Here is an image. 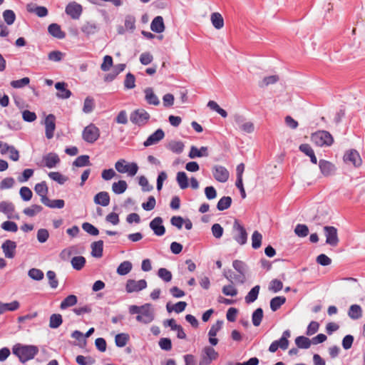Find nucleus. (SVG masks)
I'll return each instance as SVG.
<instances>
[{
  "mask_svg": "<svg viewBox=\"0 0 365 365\" xmlns=\"http://www.w3.org/2000/svg\"><path fill=\"white\" fill-rule=\"evenodd\" d=\"M65 11L73 19H78L83 12V7L76 1H72L67 4Z\"/></svg>",
  "mask_w": 365,
  "mask_h": 365,
  "instance_id": "nucleus-11",
  "label": "nucleus"
},
{
  "mask_svg": "<svg viewBox=\"0 0 365 365\" xmlns=\"http://www.w3.org/2000/svg\"><path fill=\"white\" fill-rule=\"evenodd\" d=\"M319 167L321 173L324 176L331 175L335 170V166L331 162L321 159L319 162Z\"/></svg>",
  "mask_w": 365,
  "mask_h": 365,
  "instance_id": "nucleus-19",
  "label": "nucleus"
},
{
  "mask_svg": "<svg viewBox=\"0 0 365 365\" xmlns=\"http://www.w3.org/2000/svg\"><path fill=\"white\" fill-rule=\"evenodd\" d=\"M263 318V309L261 307L256 309L252 314V322L254 326L260 325Z\"/></svg>",
  "mask_w": 365,
  "mask_h": 365,
  "instance_id": "nucleus-42",
  "label": "nucleus"
},
{
  "mask_svg": "<svg viewBox=\"0 0 365 365\" xmlns=\"http://www.w3.org/2000/svg\"><path fill=\"white\" fill-rule=\"evenodd\" d=\"M348 316L354 320L359 319L362 316L361 307L358 304H352L348 310Z\"/></svg>",
  "mask_w": 365,
  "mask_h": 365,
  "instance_id": "nucleus-30",
  "label": "nucleus"
},
{
  "mask_svg": "<svg viewBox=\"0 0 365 365\" xmlns=\"http://www.w3.org/2000/svg\"><path fill=\"white\" fill-rule=\"evenodd\" d=\"M64 55L65 54L60 51H52L48 53V59L51 61L58 62L63 59Z\"/></svg>",
  "mask_w": 365,
  "mask_h": 365,
  "instance_id": "nucleus-61",
  "label": "nucleus"
},
{
  "mask_svg": "<svg viewBox=\"0 0 365 365\" xmlns=\"http://www.w3.org/2000/svg\"><path fill=\"white\" fill-rule=\"evenodd\" d=\"M294 233L299 237H307L309 234V228L306 225L298 224L295 227Z\"/></svg>",
  "mask_w": 365,
  "mask_h": 365,
  "instance_id": "nucleus-50",
  "label": "nucleus"
},
{
  "mask_svg": "<svg viewBox=\"0 0 365 365\" xmlns=\"http://www.w3.org/2000/svg\"><path fill=\"white\" fill-rule=\"evenodd\" d=\"M43 161L46 167L53 168L60 163V158L56 153H49L43 156Z\"/></svg>",
  "mask_w": 365,
  "mask_h": 365,
  "instance_id": "nucleus-21",
  "label": "nucleus"
},
{
  "mask_svg": "<svg viewBox=\"0 0 365 365\" xmlns=\"http://www.w3.org/2000/svg\"><path fill=\"white\" fill-rule=\"evenodd\" d=\"M12 352L19 358L21 363L24 364L29 360L34 359L38 354V348L35 345L18 343L12 347Z\"/></svg>",
  "mask_w": 365,
  "mask_h": 365,
  "instance_id": "nucleus-1",
  "label": "nucleus"
},
{
  "mask_svg": "<svg viewBox=\"0 0 365 365\" xmlns=\"http://www.w3.org/2000/svg\"><path fill=\"white\" fill-rule=\"evenodd\" d=\"M81 30L87 37H89L99 31L100 26L94 21H86L81 26Z\"/></svg>",
  "mask_w": 365,
  "mask_h": 365,
  "instance_id": "nucleus-18",
  "label": "nucleus"
},
{
  "mask_svg": "<svg viewBox=\"0 0 365 365\" xmlns=\"http://www.w3.org/2000/svg\"><path fill=\"white\" fill-rule=\"evenodd\" d=\"M126 161L124 159L118 160L115 164V168L120 173H128V175L134 176L138 170V166L135 163L125 164Z\"/></svg>",
  "mask_w": 365,
  "mask_h": 365,
  "instance_id": "nucleus-5",
  "label": "nucleus"
},
{
  "mask_svg": "<svg viewBox=\"0 0 365 365\" xmlns=\"http://www.w3.org/2000/svg\"><path fill=\"white\" fill-rule=\"evenodd\" d=\"M295 344L299 349H307L311 346V340L306 336H299L295 339Z\"/></svg>",
  "mask_w": 365,
  "mask_h": 365,
  "instance_id": "nucleus-40",
  "label": "nucleus"
},
{
  "mask_svg": "<svg viewBox=\"0 0 365 365\" xmlns=\"http://www.w3.org/2000/svg\"><path fill=\"white\" fill-rule=\"evenodd\" d=\"M147 287V282L145 279L135 281L134 279H128L126 282L125 290L128 293L139 292Z\"/></svg>",
  "mask_w": 365,
  "mask_h": 365,
  "instance_id": "nucleus-12",
  "label": "nucleus"
},
{
  "mask_svg": "<svg viewBox=\"0 0 365 365\" xmlns=\"http://www.w3.org/2000/svg\"><path fill=\"white\" fill-rule=\"evenodd\" d=\"M209 155L208 148L206 146H202L200 149L192 145L190 148L188 156L190 158L194 159L196 158L207 157Z\"/></svg>",
  "mask_w": 365,
  "mask_h": 365,
  "instance_id": "nucleus-22",
  "label": "nucleus"
},
{
  "mask_svg": "<svg viewBox=\"0 0 365 365\" xmlns=\"http://www.w3.org/2000/svg\"><path fill=\"white\" fill-rule=\"evenodd\" d=\"M144 93L145 100L148 104L153 106H158L160 104V101L158 96L155 94L153 89L152 88H146L144 90Z\"/></svg>",
  "mask_w": 365,
  "mask_h": 365,
  "instance_id": "nucleus-26",
  "label": "nucleus"
},
{
  "mask_svg": "<svg viewBox=\"0 0 365 365\" xmlns=\"http://www.w3.org/2000/svg\"><path fill=\"white\" fill-rule=\"evenodd\" d=\"M43 210V207L39 205H32L31 206L25 208L23 213L26 215L32 217L41 212Z\"/></svg>",
  "mask_w": 365,
  "mask_h": 365,
  "instance_id": "nucleus-38",
  "label": "nucleus"
},
{
  "mask_svg": "<svg viewBox=\"0 0 365 365\" xmlns=\"http://www.w3.org/2000/svg\"><path fill=\"white\" fill-rule=\"evenodd\" d=\"M71 262L73 268L76 270L79 271L83 268V267L86 264V258L83 256H76L73 257L71 259Z\"/></svg>",
  "mask_w": 365,
  "mask_h": 365,
  "instance_id": "nucleus-35",
  "label": "nucleus"
},
{
  "mask_svg": "<svg viewBox=\"0 0 365 365\" xmlns=\"http://www.w3.org/2000/svg\"><path fill=\"white\" fill-rule=\"evenodd\" d=\"M34 190L40 196L42 195H48V188L45 181H42L41 182L37 183L34 187Z\"/></svg>",
  "mask_w": 365,
  "mask_h": 365,
  "instance_id": "nucleus-53",
  "label": "nucleus"
},
{
  "mask_svg": "<svg viewBox=\"0 0 365 365\" xmlns=\"http://www.w3.org/2000/svg\"><path fill=\"white\" fill-rule=\"evenodd\" d=\"M232 200L230 196H224L220 199L217 204V209L223 211L228 209L232 205Z\"/></svg>",
  "mask_w": 365,
  "mask_h": 365,
  "instance_id": "nucleus-36",
  "label": "nucleus"
},
{
  "mask_svg": "<svg viewBox=\"0 0 365 365\" xmlns=\"http://www.w3.org/2000/svg\"><path fill=\"white\" fill-rule=\"evenodd\" d=\"M50 35L58 39H63L66 37V33L61 30V26L56 23L51 24L48 27Z\"/></svg>",
  "mask_w": 365,
  "mask_h": 365,
  "instance_id": "nucleus-24",
  "label": "nucleus"
},
{
  "mask_svg": "<svg viewBox=\"0 0 365 365\" xmlns=\"http://www.w3.org/2000/svg\"><path fill=\"white\" fill-rule=\"evenodd\" d=\"M45 134L48 139H51L53 137L54 131L56 129V117L53 114L48 115L45 118Z\"/></svg>",
  "mask_w": 365,
  "mask_h": 365,
  "instance_id": "nucleus-15",
  "label": "nucleus"
},
{
  "mask_svg": "<svg viewBox=\"0 0 365 365\" xmlns=\"http://www.w3.org/2000/svg\"><path fill=\"white\" fill-rule=\"evenodd\" d=\"M128 188L127 182L125 180H120L112 185V190L115 194L120 195Z\"/></svg>",
  "mask_w": 365,
  "mask_h": 365,
  "instance_id": "nucleus-34",
  "label": "nucleus"
},
{
  "mask_svg": "<svg viewBox=\"0 0 365 365\" xmlns=\"http://www.w3.org/2000/svg\"><path fill=\"white\" fill-rule=\"evenodd\" d=\"M219 354L212 346H207L203 348L200 361V365H210L212 361L216 360Z\"/></svg>",
  "mask_w": 365,
  "mask_h": 365,
  "instance_id": "nucleus-7",
  "label": "nucleus"
},
{
  "mask_svg": "<svg viewBox=\"0 0 365 365\" xmlns=\"http://www.w3.org/2000/svg\"><path fill=\"white\" fill-rule=\"evenodd\" d=\"M100 137V130L94 124L91 123L86 126L82 133L83 139L88 143H95Z\"/></svg>",
  "mask_w": 365,
  "mask_h": 365,
  "instance_id": "nucleus-6",
  "label": "nucleus"
},
{
  "mask_svg": "<svg viewBox=\"0 0 365 365\" xmlns=\"http://www.w3.org/2000/svg\"><path fill=\"white\" fill-rule=\"evenodd\" d=\"M94 202L103 207L108 206L110 203V195L106 191H101L97 193L94 197Z\"/></svg>",
  "mask_w": 365,
  "mask_h": 365,
  "instance_id": "nucleus-25",
  "label": "nucleus"
},
{
  "mask_svg": "<svg viewBox=\"0 0 365 365\" xmlns=\"http://www.w3.org/2000/svg\"><path fill=\"white\" fill-rule=\"evenodd\" d=\"M1 227L3 230L8 232H16L18 230L17 224L10 220L4 222Z\"/></svg>",
  "mask_w": 365,
  "mask_h": 365,
  "instance_id": "nucleus-57",
  "label": "nucleus"
},
{
  "mask_svg": "<svg viewBox=\"0 0 365 365\" xmlns=\"http://www.w3.org/2000/svg\"><path fill=\"white\" fill-rule=\"evenodd\" d=\"M158 275L165 282H169L172 279V273L166 268H160L158 271Z\"/></svg>",
  "mask_w": 365,
  "mask_h": 365,
  "instance_id": "nucleus-58",
  "label": "nucleus"
},
{
  "mask_svg": "<svg viewBox=\"0 0 365 365\" xmlns=\"http://www.w3.org/2000/svg\"><path fill=\"white\" fill-rule=\"evenodd\" d=\"M132 269V263L129 261H124L117 268V273L119 275H125Z\"/></svg>",
  "mask_w": 365,
  "mask_h": 365,
  "instance_id": "nucleus-43",
  "label": "nucleus"
},
{
  "mask_svg": "<svg viewBox=\"0 0 365 365\" xmlns=\"http://www.w3.org/2000/svg\"><path fill=\"white\" fill-rule=\"evenodd\" d=\"M26 9L30 13H35L38 17H45L48 15V9L45 6H37L33 8L31 4H29L26 6Z\"/></svg>",
  "mask_w": 365,
  "mask_h": 365,
  "instance_id": "nucleus-28",
  "label": "nucleus"
},
{
  "mask_svg": "<svg viewBox=\"0 0 365 365\" xmlns=\"http://www.w3.org/2000/svg\"><path fill=\"white\" fill-rule=\"evenodd\" d=\"M163 220L161 217H156L150 222V228L157 236H163L165 233V227L163 225Z\"/></svg>",
  "mask_w": 365,
  "mask_h": 365,
  "instance_id": "nucleus-14",
  "label": "nucleus"
},
{
  "mask_svg": "<svg viewBox=\"0 0 365 365\" xmlns=\"http://www.w3.org/2000/svg\"><path fill=\"white\" fill-rule=\"evenodd\" d=\"M156 205V200L154 196L150 195L148 198V201L146 202H143L142 204V207L143 210L146 211H150L153 210Z\"/></svg>",
  "mask_w": 365,
  "mask_h": 365,
  "instance_id": "nucleus-64",
  "label": "nucleus"
},
{
  "mask_svg": "<svg viewBox=\"0 0 365 365\" xmlns=\"http://www.w3.org/2000/svg\"><path fill=\"white\" fill-rule=\"evenodd\" d=\"M344 160L346 163H351L354 167H359L362 163V160L358 151L354 149L347 151L344 155Z\"/></svg>",
  "mask_w": 365,
  "mask_h": 365,
  "instance_id": "nucleus-13",
  "label": "nucleus"
},
{
  "mask_svg": "<svg viewBox=\"0 0 365 365\" xmlns=\"http://www.w3.org/2000/svg\"><path fill=\"white\" fill-rule=\"evenodd\" d=\"M46 276L48 279V284L52 289H56L58 286V281L56 278L55 272L48 270L46 273Z\"/></svg>",
  "mask_w": 365,
  "mask_h": 365,
  "instance_id": "nucleus-54",
  "label": "nucleus"
},
{
  "mask_svg": "<svg viewBox=\"0 0 365 365\" xmlns=\"http://www.w3.org/2000/svg\"><path fill=\"white\" fill-rule=\"evenodd\" d=\"M176 180L181 189H185L189 186L187 174L183 171L177 173Z\"/></svg>",
  "mask_w": 365,
  "mask_h": 365,
  "instance_id": "nucleus-39",
  "label": "nucleus"
},
{
  "mask_svg": "<svg viewBox=\"0 0 365 365\" xmlns=\"http://www.w3.org/2000/svg\"><path fill=\"white\" fill-rule=\"evenodd\" d=\"M282 288V282L277 279H272L269 283V289L274 293L279 292Z\"/></svg>",
  "mask_w": 365,
  "mask_h": 365,
  "instance_id": "nucleus-59",
  "label": "nucleus"
},
{
  "mask_svg": "<svg viewBox=\"0 0 365 365\" xmlns=\"http://www.w3.org/2000/svg\"><path fill=\"white\" fill-rule=\"evenodd\" d=\"M67 84L65 82H57L55 84V88L58 92L56 96L59 98L67 99L70 98L72 93L70 90L66 88Z\"/></svg>",
  "mask_w": 365,
  "mask_h": 365,
  "instance_id": "nucleus-20",
  "label": "nucleus"
},
{
  "mask_svg": "<svg viewBox=\"0 0 365 365\" xmlns=\"http://www.w3.org/2000/svg\"><path fill=\"white\" fill-rule=\"evenodd\" d=\"M135 77L131 73H128L124 81V86L126 89H132L135 88Z\"/></svg>",
  "mask_w": 365,
  "mask_h": 365,
  "instance_id": "nucleus-55",
  "label": "nucleus"
},
{
  "mask_svg": "<svg viewBox=\"0 0 365 365\" xmlns=\"http://www.w3.org/2000/svg\"><path fill=\"white\" fill-rule=\"evenodd\" d=\"M212 175L215 179L220 182H225L228 180L230 173L226 168L222 165H215L212 168Z\"/></svg>",
  "mask_w": 365,
  "mask_h": 365,
  "instance_id": "nucleus-10",
  "label": "nucleus"
},
{
  "mask_svg": "<svg viewBox=\"0 0 365 365\" xmlns=\"http://www.w3.org/2000/svg\"><path fill=\"white\" fill-rule=\"evenodd\" d=\"M3 18L7 25H11L16 20V14L14 11L6 9L3 12Z\"/></svg>",
  "mask_w": 365,
  "mask_h": 365,
  "instance_id": "nucleus-48",
  "label": "nucleus"
},
{
  "mask_svg": "<svg viewBox=\"0 0 365 365\" xmlns=\"http://www.w3.org/2000/svg\"><path fill=\"white\" fill-rule=\"evenodd\" d=\"M150 29L157 34L163 33L165 31V26L163 18L161 16H158L153 19L150 24Z\"/></svg>",
  "mask_w": 365,
  "mask_h": 365,
  "instance_id": "nucleus-23",
  "label": "nucleus"
},
{
  "mask_svg": "<svg viewBox=\"0 0 365 365\" xmlns=\"http://www.w3.org/2000/svg\"><path fill=\"white\" fill-rule=\"evenodd\" d=\"M145 307H146L143 309L140 314L136 316V320L143 324H149L154 320L155 314L150 304H145Z\"/></svg>",
  "mask_w": 365,
  "mask_h": 365,
  "instance_id": "nucleus-8",
  "label": "nucleus"
},
{
  "mask_svg": "<svg viewBox=\"0 0 365 365\" xmlns=\"http://www.w3.org/2000/svg\"><path fill=\"white\" fill-rule=\"evenodd\" d=\"M211 21L213 26L217 29H220L224 26V19L220 13H212L211 14Z\"/></svg>",
  "mask_w": 365,
  "mask_h": 365,
  "instance_id": "nucleus-37",
  "label": "nucleus"
},
{
  "mask_svg": "<svg viewBox=\"0 0 365 365\" xmlns=\"http://www.w3.org/2000/svg\"><path fill=\"white\" fill-rule=\"evenodd\" d=\"M94 108H95L94 99L91 96L86 97L84 100L83 111L85 113H90L93 110Z\"/></svg>",
  "mask_w": 365,
  "mask_h": 365,
  "instance_id": "nucleus-47",
  "label": "nucleus"
},
{
  "mask_svg": "<svg viewBox=\"0 0 365 365\" xmlns=\"http://www.w3.org/2000/svg\"><path fill=\"white\" fill-rule=\"evenodd\" d=\"M324 230L326 235V243L332 247L336 246L339 243L336 228L333 226H325Z\"/></svg>",
  "mask_w": 365,
  "mask_h": 365,
  "instance_id": "nucleus-9",
  "label": "nucleus"
},
{
  "mask_svg": "<svg viewBox=\"0 0 365 365\" xmlns=\"http://www.w3.org/2000/svg\"><path fill=\"white\" fill-rule=\"evenodd\" d=\"M262 235L258 231H255L252 235V247L255 250H257L261 247Z\"/></svg>",
  "mask_w": 365,
  "mask_h": 365,
  "instance_id": "nucleus-46",
  "label": "nucleus"
},
{
  "mask_svg": "<svg viewBox=\"0 0 365 365\" xmlns=\"http://www.w3.org/2000/svg\"><path fill=\"white\" fill-rule=\"evenodd\" d=\"M286 302V297L277 296L270 300V309L272 312L277 311Z\"/></svg>",
  "mask_w": 365,
  "mask_h": 365,
  "instance_id": "nucleus-31",
  "label": "nucleus"
},
{
  "mask_svg": "<svg viewBox=\"0 0 365 365\" xmlns=\"http://www.w3.org/2000/svg\"><path fill=\"white\" fill-rule=\"evenodd\" d=\"M91 255L96 258H100L103 256V241L100 240L93 242L91 245Z\"/></svg>",
  "mask_w": 365,
  "mask_h": 365,
  "instance_id": "nucleus-27",
  "label": "nucleus"
},
{
  "mask_svg": "<svg viewBox=\"0 0 365 365\" xmlns=\"http://www.w3.org/2000/svg\"><path fill=\"white\" fill-rule=\"evenodd\" d=\"M36 237L40 243H44L49 237V232L46 229L41 228L37 231Z\"/></svg>",
  "mask_w": 365,
  "mask_h": 365,
  "instance_id": "nucleus-63",
  "label": "nucleus"
},
{
  "mask_svg": "<svg viewBox=\"0 0 365 365\" xmlns=\"http://www.w3.org/2000/svg\"><path fill=\"white\" fill-rule=\"evenodd\" d=\"M233 239L240 245H244L247 242V232L245 227L238 220H235L233 226Z\"/></svg>",
  "mask_w": 365,
  "mask_h": 365,
  "instance_id": "nucleus-3",
  "label": "nucleus"
},
{
  "mask_svg": "<svg viewBox=\"0 0 365 365\" xmlns=\"http://www.w3.org/2000/svg\"><path fill=\"white\" fill-rule=\"evenodd\" d=\"M83 230L92 236H97L99 234V230L97 227L89 222H83L82 224Z\"/></svg>",
  "mask_w": 365,
  "mask_h": 365,
  "instance_id": "nucleus-51",
  "label": "nucleus"
},
{
  "mask_svg": "<svg viewBox=\"0 0 365 365\" xmlns=\"http://www.w3.org/2000/svg\"><path fill=\"white\" fill-rule=\"evenodd\" d=\"M165 137V133L161 128L157 129L153 133L150 135L143 143L145 147H149L157 144Z\"/></svg>",
  "mask_w": 365,
  "mask_h": 365,
  "instance_id": "nucleus-16",
  "label": "nucleus"
},
{
  "mask_svg": "<svg viewBox=\"0 0 365 365\" xmlns=\"http://www.w3.org/2000/svg\"><path fill=\"white\" fill-rule=\"evenodd\" d=\"M29 83L30 78L29 77H24L19 80L12 81L11 82V86L14 88H21L29 85Z\"/></svg>",
  "mask_w": 365,
  "mask_h": 365,
  "instance_id": "nucleus-56",
  "label": "nucleus"
},
{
  "mask_svg": "<svg viewBox=\"0 0 365 365\" xmlns=\"http://www.w3.org/2000/svg\"><path fill=\"white\" fill-rule=\"evenodd\" d=\"M232 267L239 274H245L246 272L247 265L241 260H234L232 262Z\"/></svg>",
  "mask_w": 365,
  "mask_h": 365,
  "instance_id": "nucleus-60",
  "label": "nucleus"
},
{
  "mask_svg": "<svg viewBox=\"0 0 365 365\" xmlns=\"http://www.w3.org/2000/svg\"><path fill=\"white\" fill-rule=\"evenodd\" d=\"M19 194L24 201H29L33 196L32 191L28 187H22L19 190Z\"/></svg>",
  "mask_w": 365,
  "mask_h": 365,
  "instance_id": "nucleus-62",
  "label": "nucleus"
},
{
  "mask_svg": "<svg viewBox=\"0 0 365 365\" xmlns=\"http://www.w3.org/2000/svg\"><path fill=\"white\" fill-rule=\"evenodd\" d=\"M129 340V335L125 333L118 334L115 337V345L118 347H123Z\"/></svg>",
  "mask_w": 365,
  "mask_h": 365,
  "instance_id": "nucleus-45",
  "label": "nucleus"
},
{
  "mask_svg": "<svg viewBox=\"0 0 365 365\" xmlns=\"http://www.w3.org/2000/svg\"><path fill=\"white\" fill-rule=\"evenodd\" d=\"M48 177L60 185H63L68 180V178L63 176L59 172H50L48 173Z\"/></svg>",
  "mask_w": 365,
  "mask_h": 365,
  "instance_id": "nucleus-49",
  "label": "nucleus"
},
{
  "mask_svg": "<svg viewBox=\"0 0 365 365\" xmlns=\"http://www.w3.org/2000/svg\"><path fill=\"white\" fill-rule=\"evenodd\" d=\"M150 118V114L143 108L134 110L130 115V120L139 127L146 125Z\"/></svg>",
  "mask_w": 365,
  "mask_h": 365,
  "instance_id": "nucleus-4",
  "label": "nucleus"
},
{
  "mask_svg": "<svg viewBox=\"0 0 365 365\" xmlns=\"http://www.w3.org/2000/svg\"><path fill=\"white\" fill-rule=\"evenodd\" d=\"M1 249L6 258L12 259L15 257L16 242L10 240H6L2 244Z\"/></svg>",
  "mask_w": 365,
  "mask_h": 365,
  "instance_id": "nucleus-17",
  "label": "nucleus"
},
{
  "mask_svg": "<svg viewBox=\"0 0 365 365\" xmlns=\"http://www.w3.org/2000/svg\"><path fill=\"white\" fill-rule=\"evenodd\" d=\"M259 285H256L250 289V291L248 292V294L245 298V302L247 304L253 303L257 300L259 295Z\"/></svg>",
  "mask_w": 365,
  "mask_h": 365,
  "instance_id": "nucleus-33",
  "label": "nucleus"
},
{
  "mask_svg": "<svg viewBox=\"0 0 365 365\" xmlns=\"http://www.w3.org/2000/svg\"><path fill=\"white\" fill-rule=\"evenodd\" d=\"M15 210V206L11 202L1 201L0 202V212L6 214L8 218H11V215Z\"/></svg>",
  "mask_w": 365,
  "mask_h": 365,
  "instance_id": "nucleus-29",
  "label": "nucleus"
},
{
  "mask_svg": "<svg viewBox=\"0 0 365 365\" xmlns=\"http://www.w3.org/2000/svg\"><path fill=\"white\" fill-rule=\"evenodd\" d=\"M89 158V156L87 155H80L73 161V165L78 168L90 165Z\"/></svg>",
  "mask_w": 365,
  "mask_h": 365,
  "instance_id": "nucleus-44",
  "label": "nucleus"
},
{
  "mask_svg": "<svg viewBox=\"0 0 365 365\" xmlns=\"http://www.w3.org/2000/svg\"><path fill=\"white\" fill-rule=\"evenodd\" d=\"M63 323L62 316L60 314H53L50 317L49 327L51 329L58 328Z\"/></svg>",
  "mask_w": 365,
  "mask_h": 365,
  "instance_id": "nucleus-41",
  "label": "nucleus"
},
{
  "mask_svg": "<svg viewBox=\"0 0 365 365\" xmlns=\"http://www.w3.org/2000/svg\"><path fill=\"white\" fill-rule=\"evenodd\" d=\"M28 275L31 279L37 281L41 280L44 277L43 272L41 269L36 268L30 269L29 270Z\"/></svg>",
  "mask_w": 365,
  "mask_h": 365,
  "instance_id": "nucleus-52",
  "label": "nucleus"
},
{
  "mask_svg": "<svg viewBox=\"0 0 365 365\" xmlns=\"http://www.w3.org/2000/svg\"><path fill=\"white\" fill-rule=\"evenodd\" d=\"M311 139L317 145L331 146L334 143L331 134L327 130H318L312 134Z\"/></svg>",
  "mask_w": 365,
  "mask_h": 365,
  "instance_id": "nucleus-2",
  "label": "nucleus"
},
{
  "mask_svg": "<svg viewBox=\"0 0 365 365\" xmlns=\"http://www.w3.org/2000/svg\"><path fill=\"white\" fill-rule=\"evenodd\" d=\"M78 302V298L74 294H70L67 296L61 303L60 308L61 309H66L68 307L76 305Z\"/></svg>",
  "mask_w": 365,
  "mask_h": 365,
  "instance_id": "nucleus-32",
  "label": "nucleus"
}]
</instances>
